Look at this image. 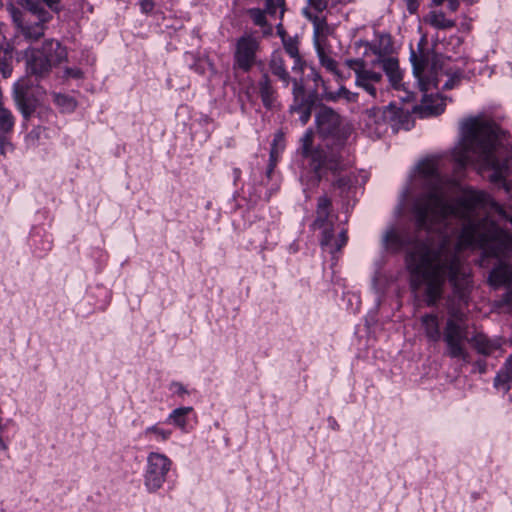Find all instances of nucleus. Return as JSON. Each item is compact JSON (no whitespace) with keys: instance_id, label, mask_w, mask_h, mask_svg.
I'll return each instance as SVG.
<instances>
[{"instance_id":"nucleus-1","label":"nucleus","mask_w":512,"mask_h":512,"mask_svg":"<svg viewBox=\"0 0 512 512\" xmlns=\"http://www.w3.org/2000/svg\"><path fill=\"white\" fill-rule=\"evenodd\" d=\"M419 175L431 186L420 196L413 208L419 229L432 236L437 234L439 249L430 241L416 240L415 253L409 256H440L453 243L461 250L477 246L499 256L512 252V235L499 228L490 219V212L506 217L503 208L482 191H468L456 202L448 200L444 182L438 171L437 161L427 159L418 165Z\"/></svg>"},{"instance_id":"nucleus-2","label":"nucleus","mask_w":512,"mask_h":512,"mask_svg":"<svg viewBox=\"0 0 512 512\" xmlns=\"http://www.w3.org/2000/svg\"><path fill=\"white\" fill-rule=\"evenodd\" d=\"M411 286H425L427 304L434 305L442 295L445 279H449L453 294L447 301L448 317L443 330L446 353L451 358L469 361L465 344L472 332L463 310L469 302L471 291L470 268L461 258H408Z\"/></svg>"},{"instance_id":"nucleus-3","label":"nucleus","mask_w":512,"mask_h":512,"mask_svg":"<svg viewBox=\"0 0 512 512\" xmlns=\"http://www.w3.org/2000/svg\"><path fill=\"white\" fill-rule=\"evenodd\" d=\"M453 157L461 167L472 164L481 170H492L490 180L501 183L510 191L506 182V134L495 123L481 117L465 119L461 123V140L453 150Z\"/></svg>"},{"instance_id":"nucleus-4","label":"nucleus","mask_w":512,"mask_h":512,"mask_svg":"<svg viewBox=\"0 0 512 512\" xmlns=\"http://www.w3.org/2000/svg\"><path fill=\"white\" fill-rule=\"evenodd\" d=\"M410 60L419 90L423 92L421 104L418 107L420 116L429 117L441 114L446 106L444 99L439 95H428L427 92L433 88L437 89L442 78H446L442 89L454 88L461 80V71L452 67L450 59L440 55L429 56L423 52L417 54L412 50Z\"/></svg>"},{"instance_id":"nucleus-5","label":"nucleus","mask_w":512,"mask_h":512,"mask_svg":"<svg viewBox=\"0 0 512 512\" xmlns=\"http://www.w3.org/2000/svg\"><path fill=\"white\" fill-rule=\"evenodd\" d=\"M314 132L307 129L300 139L303 156L310 157V168L314 174L313 185L317 186L328 172L336 173L344 168L343 156L338 151L318 147L312 150Z\"/></svg>"},{"instance_id":"nucleus-6","label":"nucleus","mask_w":512,"mask_h":512,"mask_svg":"<svg viewBox=\"0 0 512 512\" xmlns=\"http://www.w3.org/2000/svg\"><path fill=\"white\" fill-rule=\"evenodd\" d=\"M332 202L326 195L317 201L316 216L312 223L313 230L321 231L320 244L324 253L335 254L346 245L348 236L346 230H341L336 236L334 224L336 216L331 211Z\"/></svg>"},{"instance_id":"nucleus-7","label":"nucleus","mask_w":512,"mask_h":512,"mask_svg":"<svg viewBox=\"0 0 512 512\" xmlns=\"http://www.w3.org/2000/svg\"><path fill=\"white\" fill-rule=\"evenodd\" d=\"M67 49L58 40L45 39L40 47H28L25 50L26 66L29 73L44 77L53 66L67 60Z\"/></svg>"},{"instance_id":"nucleus-8","label":"nucleus","mask_w":512,"mask_h":512,"mask_svg":"<svg viewBox=\"0 0 512 512\" xmlns=\"http://www.w3.org/2000/svg\"><path fill=\"white\" fill-rule=\"evenodd\" d=\"M315 124L319 137L326 143V147L334 146V151L344 147L352 133L351 125L346 122L334 109L321 106L315 114Z\"/></svg>"},{"instance_id":"nucleus-9","label":"nucleus","mask_w":512,"mask_h":512,"mask_svg":"<svg viewBox=\"0 0 512 512\" xmlns=\"http://www.w3.org/2000/svg\"><path fill=\"white\" fill-rule=\"evenodd\" d=\"M171 467L172 461L165 454L150 452L147 455L144 486L149 493H155L163 487Z\"/></svg>"},{"instance_id":"nucleus-10","label":"nucleus","mask_w":512,"mask_h":512,"mask_svg":"<svg viewBox=\"0 0 512 512\" xmlns=\"http://www.w3.org/2000/svg\"><path fill=\"white\" fill-rule=\"evenodd\" d=\"M260 48L259 39L251 34H245L236 42L234 53V68L249 72L256 62V55Z\"/></svg>"},{"instance_id":"nucleus-11","label":"nucleus","mask_w":512,"mask_h":512,"mask_svg":"<svg viewBox=\"0 0 512 512\" xmlns=\"http://www.w3.org/2000/svg\"><path fill=\"white\" fill-rule=\"evenodd\" d=\"M346 65L355 72V83L372 97L377 96V85L382 81V74L366 68L362 59H348Z\"/></svg>"},{"instance_id":"nucleus-12","label":"nucleus","mask_w":512,"mask_h":512,"mask_svg":"<svg viewBox=\"0 0 512 512\" xmlns=\"http://www.w3.org/2000/svg\"><path fill=\"white\" fill-rule=\"evenodd\" d=\"M11 17L16 26V38L23 37L28 42H35L45 33V23L38 19L37 22L32 23L25 19L24 15L16 8L11 9Z\"/></svg>"},{"instance_id":"nucleus-13","label":"nucleus","mask_w":512,"mask_h":512,"mask_svg":"<svg viewBox=\"0 0 512 512\" xmlns=\"http://www.w3.org/2000/svg\"><path fill=\"white\" fill-rule=\"evenodd\" d=\"M30 86L28 81L22 80L18 81L13 88V100L25 120L32 116L37 107V100Z\"/></svg>"},{"instance_id":"nucleus-14","label":"nucleus","mask_w":512,"mask_h":512,"mask_svg":"<svg viewBox=\"0 0 512 512\" xmlns=\"http://www.w3.org/2000/svg\"><path fill=\"white\" fill-rule=\"evenodd\" d=\"M489 274V283L494 287L510 285L508 291L504 295V301L512 307V300L509 294L512 293V265L503 258H497Z\"/></svg>"},{"instance_id":"nucleus-15","label":"nucleus","mask_w":512,"mask_h":512,"mask_svg":"<svg viewBox=\"0 0 512 512\" xmlns=\"http://www.w3.org/2000/svg\"><path fill=\"white\" fill-rule=\"evenodd\" d=\"M20 5L25 7L33 15L37 16L42 22H48L51 18L48 7L52 11H58L59 0H17Z\"/></svg>"},{"instance_id":"nucleus-16","label":"nucleus","mask_w":512,"mask_h":512,"mask_svg":"<svg viewBox=\"0 0 512 512\" xmlns=\"http://www.w3.org/2000/svg\"><path fill=\"white\" fill-rule=\"evenodd\" d=\"M268 65L271 73L283 83L284 87H288L291 77L286 67L284 54L279 50L274 51Z\"/></svg>"},{"instance_id":"nucleus-17","label":"nucleus","mask_w":512,"mask_h":512,"mask_svg":"<svg viewBox=\"0 0 512 512\" xmlns=\"http://www.w3.org/2000/svg\"><path fill=\"white\" fill-rule=\"evenodd\" d=\"M382 246L386 253H398L408 243L395 227L386 229L382 236Z\"/></svg>"},{"instance_id":"nucleus-18","label":"nucleus","mask_w":512,"mask_h":512,"mask_svg":"<svg viewBox=\"0 0 512 512\" xmlns=\"http://www.w3.org/2000/svg\"><path fill=\"white\" fill-rule=\"evenodd\" d=\"M380 64L382 65V68L388 76L390 83L395 89H406L402 83V72L399 68V63L396 58H383Z\"/></svg>"},{"instance_id":"nucleus-19","label":"nucleus","mask_w":512,"mask_h":512,"mask_svg":"<svg viewBox=\"0 0 512 512\" xmlns=\"http://www.w3.org/2000/svg\"><path fill=\"white\" fill-rule=\"evenodd\" d=\"M512 300V293L509 294ZM494 387L503 394L507 393L512 387V354L506 359L504 367L494 379Z\"/></svg>"},{"instance_id":"nucleus-20","label":"nucleus","mask_w":512,"mask_h":512,"mask_svg":"<svg viewBox=\"0 0 512 512\" xmlns=\"http://www.w3.org/2000/svg\"><path fill=\"white\" fill-rule=\"evenodd\" d=\"M304 15L313 23L314 45H323L325 38L330 33L326 20L318 15H313L308 9L303 10Z\"/></svg>"},{"instance_id":"nucleus-21","label":"nucleus","mask_w":512,"mask_h":512,"mask_svg":"<svg viewBox=\"0 0 512 512\" xmlns=\"http://www.w3.org/2000/svg\"><path fill=\"white\" fill-rule=\"evenodd\" d=\"M478 353L483 355H491L500 348V344L496 341L489 340L484 334L472 332L470 341Z\"/></svg>"},{"instance_id":"nucleus-22","label":"nucleus","mask_w":512,"mask_h":512,"mask_svg":"<svg viewBox=\"0 0 512 512\" xmlns=\"http://www.w3.org/2000/svg\"><path fill=\"white\" fill-rule=\"evenodd\" d=\"M421 324L426 337L433 342L441 338L438 316L435 314H425L421 317Z\"/></svg>"},{"instance_id":"nucleus-23","label":"nucleus","mask_w":512,"mask_h":512,"mask_svg":"<svg viewBox=\"0 0 512 512\" xmlns=\"http://www.w3.org/2000/svg\"><path fill=\"white\" fill-rule=\"evenodd\" d=\"M283 46L285 52L294 60V64L292 66V70L294 71H302L304 67V62L299 53L298 41L295 38L288 37L283 38Z\"/></svg>"},{"instance_id":"nucleus-24","label":"nucleus","mask_w":512,"mask_h":512,"mask_svg":"<svg viewBox=\"0 0 512 512\" xmlns=\"http://www.w3.org/2000/svg\"><path fill=\"white\" fill-rule=\"evenodd\" d=\"M390 38L387 35H381L377 40L369 44V49L376 55L377 60L373 61V64L380 63L383 58H387L386 55L391 51Z\"/></svg>"},{"instance_id":"nucleus-25","label":"nucleus","mask_w":512,"mask_h":512,"mask_svg":"<svg viewBox=\"0 0 512 512\" xmlns=\"http://www.w3.org/2000/svg\"><path fill=\"white\" fill-rule=\"evenodd\" d=\"M259 92L264 106L270 108L275 101V90L267 74H263L259 81Z\"/></svg>"},{"instance_id":"nucleus-26","label":"nucleus","mask_w":512,"mask_h":512,"mask_svg":"<svg viewBox=\"0 0 512 512\" xmlns=\"http://www.w3.org/2000/svg\"><path fill=\"white\" fill-rule=\"evenodd\" d=\"M425 22L436 29L446 30L455 26V21L445 17L441 11H431L425 17Z\"/></svg>"},{"instance_id":"nucleus-27","label":"nucleus","mask_w":512,"mask_h":512,"mask_svg":"<svg viewBox=\"0 0 512 512\" xmlns=\"http://www.w3.org/2000/svg\"><path fill=\"white\" fill-rule=\"evenodd\" d=\"M315 48L320 64L327 71L333 73L338 79H342V75L337 67V62L325 52L323 45H317Z\"/></svg>"},{"instance_id":"nucleus-28","label":"nucleus","mask_w":512,"mask_h":512,"mask_svg":"<svg viewBox=\"0 0 512 512\" xmlns=\"http://www.w3.org/2000/svg\"><path fill=\"white\" fill-rule=\"evenodd\" d=\"M193 411L192 407H179L174 409L168 416L167 422L175 425L181 430H185L187 425V416Z\"/></svg>"},{"instance_id":"nucleus-29","label":"nucleus","mask_w":512,"mask_h":512,"mask_svg":"<svg viewBox=\"0 0 512 512\" xmlns=\"http://www.w3.org/2000/svg\"><path fill=\"white\" fill-rule=\"evenodd\" d=\"M249 17L256 26L262 29L264 36L272 34V27L267 23L265 11L259 8H251L247 11Z\"/></svg>"},{"instance_id":"nucleus-30","label":"nucleus","mask_w":512,"mask_h":512,"mask_svg":"<svg viewBox=\"0 0 512 512\" xmlns=\"http://www.w3.org/2000/svg\"><path fill=\"white\" fill-rule=\"evenodd\" d=\"M324 98L325 100L332 102L344 99L347 103H353L357 101L358 94L351 92L344 86H341L337 91H325Z\"/></svg>"},{"instance_id":"nucleus-31","label":"nucleus","mask_w":512,"mask_h":512,"mask_svg":"<svg viewBox=\"0 0 512 512\" xmlns=\"http://www.w3.org/2000/svg\"><path fill=\"white\" fill-rule=\"evenodd\" d=\"M15 118L12 112L5 107H0V135H8L13 131Z\"/></svg>"},{"instance_id":"nucleus-32","label":"nucleus","mask_w":512,"mask_h":512,"mask_svg":"<svg viewBox=\"0 0 512 512\" xmlns=\"http://www.w3.org/2000/svg\"><path fill=\"white\" fill-rule=\"evenodd\" d=\"M53 102L64 113L73 112L77 106V102L73 97L60 93L53 94Z\"/></svg>"},{"instance_id":"nucleus-33","label":"nucleus","mask_w":512,"mask_h":512,"mask_svg":"<svg viewBox=\"0 0 512 512\" xmlns=\"http://www.w3.org/2000/svg\"><path fill=\"white\" fill-rule=\"evenodd\" d=\"M12 54L9 48L0 49V71L4 77H8L12 72Z\"/></svg>"},{"instance_id":"nucleus-34","label":"nucleus","mask_w":512,"mask_h":512,"mask_svg":"<svg viewBox=\"0 0 512 512\" xmlns=\"http://www.w3.org/2000/svg\"><path fill=\"white\" fill-rule=\"evenodd\" d=\"M317 100L316 92L303 94L298 101L294 100L290 109H310L312 110Z\"/></svg>"},{"instance_id":"nucleus-35","label":"nucleus","mask_w":512,"mask_h":512,"mask_svg":"<svg viewBox=\"0 0 512 512\" xmlns=\"http://www.w3.org/2000/svg\"><path fill=\"white\" fill-rule=\"evenodd\" d=\"M143 433L145 436L154 435L158 441H167L170 438L172 431L163 429L159 425H152L147 427Z\"/></svg>"},{"instance_id":"nucleus-36","label":"nucleus","mask_w":512,"mask_h":512,"mask_svg":"<svg viewBox=\"0 0 512 512\" xmlns=\"http://www.w3.org/2000/svg\"><path fill=\"white\" fill-rule=\"evenodd\" d=\"M282 140H283V135L281 133L276 134V136L274 138V141H273V146H272V149H271V152H270L271 163H270V168L268 170V174L271 173V171H272V169H273V167L275 165L276 154L278 153L277 145Z\"/></svg>"},{"instance_id":"nucleus-37","label":"nucleus","mask_w":512,"mask_h":512,"mask_svg":"<svg viewBox=\"0 0 512 512\" xmlns=\"http://www.w3.org/2000/svg\"><path fill=\"white\" fill-rule=\"evenodd\" d=\"M284 5V0H265V14L273 16L276 14L277 8Z\"/></svg>"},{"instance_id":"nucleus-38","label":"nucleus","mask_w":512,"mask_h":512,"mask_svg":"<svg viewBox=\"0 0 512 512\" xmlns=\"http://www.w3.org/2000/svg\"><path fill=\"white\" fill-rule=\"evenodd\" d=\"M309 7L307 8L309 11L310 9H313L317 13L323 12L327 6L328 1L327 0H308Z\"/></svg>"},{"instance_id":"nucleus-39","label":"nucleus","mask_w":512,"mask_h":512,"mask_svg":"<svg viewBox=\"0 0 512 512\" xmlns=\"http://www.w3.org/2000/svg\"><path fill=\"white\" fill-rule=\"evenodd\" d=\"M291 82L293 83L292 93H293L294 100L298 101L299 98L301 96H303V94H307V93L305 91L304 85L300 81H298L297 79H293V80L291 79Z\"/></svg>"},{"instance_id":"nucleus-40","label":"nucleus","mask_w":512,"mask_h":512,"mask_svg":"<svg viewBox=\"0 0 512 512\" xmlns=\"http://www.w3.org/2000/svg\"><path fill=\"white\" fill-rule=\"evenodd\" d=\"M13 151V145L12 143L7 139V135H0V153L4 156L7 154L12 153Z\"/></svg>"},{"instance_id":"nucleus-41","label":"nucleus","mask_w":512,"mask_h":512,"mask_svg":"<svg viewBox=\"0 0 512 512\" xmlns=\"http://www.w3.org/2000/svg\"><path fill=\"white\" fill-rule=\"evenodd\" d=\"M290 111L299 114V121L302 126L308 123L312 114V110L310 109H290Z\"/></svg>"},{"instance_id":"nucleus-42","label":"nucleus","mask_w":512,"mask_h":512,"mask_svg":"<svg viewBox=\"0 0 512 512\" xmlns=\"http://www.w3.org/2000/svg\"><path fill=\"white\" fill-rule=\"evenodd\" d=\"M63 77L65 79H81L83 77V72L81 69L74 67V68H65Z\"/></svg>"},{"instance_id":"nucleus-43","label":"nucleus","mask_w":512,"mask_h":512,"mask_svg":"<svg viewBox=\"0 0 512 512\" xmlns=\"http://www.w3.org/2000/svg\"><path fill=\"white\" fill-rule=\"evenodd\" d=\"M170 390L179 396H183L184 394L188 393L184 385L180 382H172L170 385Z\"/></svg>"},{"instance_id":"nucleus-44","label":"nucleus","mask_w":512,"mask_h":512,"mask_svg":"<svg viewBox=\"0 0 512 512\" xmlns=\"http://www.w3.org/2000/svg\"><path fill=\"white\" fill-rule=\"evenodd\" d=\"M312 80L316 85L321 84V86L323 88V94L325 93V91H328L325 81L323 80L322 76L318 72L312 71Z\"/></svg>"},{"instance_id":"nucleus-45","label":"nucleus","mask_w":512,"mask_h":512,"mask_svg":"<svg viewBox=\"0 0 512 512\" xmlns=\"http://www.w3.org/2000/svg\"><path fill=\"white\" fill-rule=\"evenodd\" d=\"M140 6L143 12L149 13L154 8V2L152 0H140Z\"/></svg>"},{"instance_id":"nucleus-46","label":"nucleus","mask_w":512,"mask_h":512,"mask_svg":"<svg viewBox=\"0 0 512 512\" xmlns=\"http://www.w3.org/2000/svg\"><path fill=\"white\" fill-rule=\"evenodd\" d=\"M333 185L338 188H346L350 185V179L348 177H340Z\"/></svg>"},{"instance_id":"nucleus-47","label":"nucleus","mask_w":512,"mask_h":512,"mask_svg":"<svg viewBox=\"0 0 512 512\" xmlns=\"http://www.w3.org/2000/svg\"><path fill=\"white\" fill-rule=\"evenodd\" d=\"M487 365L485 361H476L474 363V371L479 372L480 374H483L486 372Z\"/></svg>"},{"instance_id":"nucleus-48","label":"nucleus","mask_w":512,"mask_h":512,"mask_svg":"<svg viewBox=\"0 0 512 512\" xmlns=\"http://www.w3.org/2000/svg\"><path fill=\"white\" fill-rule=\"evenodd\" d=\"M448 8L451 12H455L459 7V0H447Z\"/></svg>"},{"instance_id":"nucleus-49","label":"nucleus","mask_w":512,"mask_h":512,"mask_svg":"<svg viewBox=\"0 0 512 512\" xmlns=\"http://www.w3.org/2000/svg\"><path fill=\"white\" fill-rule=\"evenodd\" d=\"M409 12L414 13L417 9L416 0H406Z\"/></svg>"},{"instance_id":"nucleus-50","label":"nucleus","mask_w":512,"mask_h":512,"mask_svg":"<svg viewBox=\"0 0 512 512\" xmlns=\"http://www.w3.org/2000/svg\"><path fill=\"white\" fill-rule=\"evenodd\" d=\"M380 113H381L380 108H376V107L367 110V114H368L369 117H375L376 118L377 115L380 114Z\"/></svg>"},{"instance_id":"nucleus-51","label":"nucleus","mask_w":512,"mask_h":512,"mask_svg":"<svg viewBox=\"0 0 512 512\" xmlns=\"http://www.w3.org/2000/svg\"><path fill=\"white\" fill-rule=\"evenodd\" d=\"M277 31L282 40H283V38H287L286 33H285L281 23L277 25Z\"/></svg>"},{"instance_id":"nucleus-52","label":"nucleus","mask_w":512,"mask_h":512,"mask_svg":"<svg viewBox=\"0 0 512 512\" xmlns=\"http://www.w3.org/2000/svg\"><path fill=\"white\" fill-rule=\"evenodd\" d=\"M487 259H488V258H480L479 265H480V266H483V265H484V262H485Z\"/></svg>"},{"instance_id":"nucleus-53","label":"nucleus","mask_w":512,"mask_h":512,"mask_svg":"<svg viewBox=\"0 0 512 512\" xmlns=\"http://www.w3.org/2000/svg\"><path fill=\"white\" fill-rule=\"evenodd\" d=\"M508 220L510 221V223L512 224V216L508 218Z\"/></svg>"}]
</instances>
